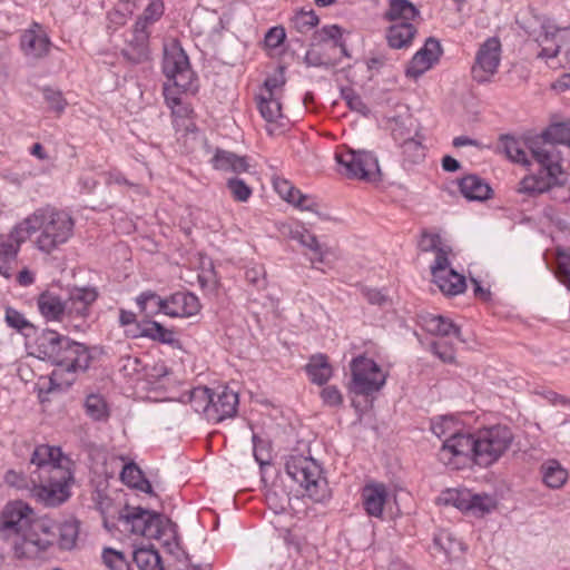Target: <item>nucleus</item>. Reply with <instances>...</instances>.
<instances>
[{"label": "nucleus", "mask_w": 570, "mask_h": 570, "mask_svg": "<svg viewBox=\"0 0 570 570\" xmlns=\"http://www.w3.org/2000/svg\"><path fill=\"white\" fill-rule=\"evenodd\" d=\"M538 27H528L527 35L539 47L537 53L538 59L553 60L558 58L562 48H567L570 42V28L558 27L556 22L549 18H537Z\"/></svg>", "instance_id": "nucleus-9"}, {"label": "nucleus", "mask_w": 570, "mask_h": 570, "mask_svg": "<svg viewBox=\"0 0 570 570\" xmlns=\"http://www.w3.org/2000/svg\"><path fill=\"white\" fill-rule=\"evenodd\" d=\"M274 187L277 194L289 204H293L298 194L301 193V190L296 189L286 179H276L274 181Z\"/></svg>", "instance_id": "nucleus-54"}, {"label": "nucleus", "mask_w": 570, "mask_h": 570, "mask_svg": "<svg viewBox=\"0 0 570 570\" xmlns=\"http://www.w3.org/2000/svg\"><path fill=\"white\" fill-rule=\"evenodd\" d=\"M164 3L161 0H151L142 14L137 19L135 24H142L144 29L148 30V27L160 19L164 14Z\"/></svg>", "instance_id": "nucleus-44"}, {"label": "nucleus", "mask_w": 570, "mask_h": 570, "mask_svg": "<svg viewBox=\"0 0 570 570\" xmlns=\"http://www.w3.org/2000/svg\"><path fill=\"white\" fill-rule=\"evenodd\" d=\"M31 509L16 501L6 505L0 520V539L9 542L17 558H37L52 540L50 520H30Z\"/></svg>", "instance_id": "nucleus-5"}, {"label": "nucleus", "mask_w": 570, "mask_h": 570, "mask_svg": "<svg viewBox=\"0 0 570 570\" xmlns=\"http://www.w3.org/2000/svg\"><path fill=\"white\" fill-rule=\"evenodd\" d=\"M501 61V42L498 37L488 38L480 45L471 68L472 79L479 83L490 82Z\"/></svg>", "instance_id": "nucleus-13"}, {"label": "nucleus", "mask_w": 570, "mask_h": 570, "mask_svg": "<svg viewBox=\"0 0 570 570\" xmlns=\"http://www.w3.org/2000/svg\"><path fill=\"white\" fill-rule=\"evenodd\" d=\"M200 309L198 297L190 292H177L166 297L165 315L170 317H190Z\"/></svg>", "instance_id": "nucleus-19"}, {"label": "nucleus", "mask_w": 570, "mask_h": 570, "mask_svg": "<svg viewBox=\"0 0 570 570\" xmlns=\"http://www.w3.org/2000/svg\"><path fill=\"white\" fill-rule=\"evenodd\" d=\"M227 188L237 202H247L252 195V188L240 178H229Z\"/></svg>", "instance_id": "nucleus-51"}, {"label": "nucleus", "mask_w": 570, "mask_h": 570, "mask_svg": "<svg viewBox=\"0 0 570 570\" xmlns=\"http://www.w3.org/2000/svg\"><path fill=\"white\" fill-rule=\"evenodd\" d=\"M86 414L94 421H106L109 417V407L100 394H89L85 400Z\"/></svg>", "instance_id": "nucleus-38"}, {"label": "nucleus", "mask_w": 570, "mask_h": 570, "mask_svg": "<svg viewBox=\"0 0 570 570\" xmlns=\"http://www.w3.org/2000/svg\"><path fill=\"white\" fill-rule=\"evenodd\" d=\"M460 191L470 200H487L491 197L490 185L478 175L470 174L459 181Z\"/></svg>", "instance_id": "nucleus-27"}, {"label": "nucleus", "mask_w": 570, "mask_h": 570, "mask_svg": "<svg viewBox=\"0 0 570 570\" xmlns=\"http://www.w3.org/2000/svg\"><path fill=\"white\" fill-rule=\"evenodd\" d=\"M402 151L404 157L410 163L414 164L421 161L425 156L423 145L414 138H409L403 141Z\"/></svg>", "instance_id": "nucleus-49"}, {"label": "nucleus", "mask_w": 570, "mask_h": 570, "mask_svg": "<svg viewBox=\"0 0 570 570\" xmlns=\"http://www.w3.org/2000/svg\"><path fill=\"white\" fill-rule=\"evenodd\" d=\"M556 275L570 291V249H557Z\"/></svg>", "instance_id": "nucleus-46"}, {"label": "nucleus", "mask_w": 570, "mask_h": 570, "mask_svg": "<svg viewBox=\"0 0 570 570\" xmlns=\"http://www.w3.org/2000/svg\"><path fill=\"white\" fill-rule=\"evenodd\" d=\"M210 163L217 170L232 171L235 174L246 173L249 169L247 157L238 156L235 153L220 148L216 149Z\"/></svg>", "instance_id": "nucleus-23"}, {"label": "nucleus", "mask_w": 570, "mask_h": 570, "mask_svg": "<svg viewBox=\"0 0 570 570\" xmlns=\"http://www.w3.org/2000/svg\"><path fill=\"white\" fill-rule=\"evenodd\" d=\"M102 560H104V563L110 570H127L128 569V562H127L124 553L120 551H117L115 549H111V548L104 549Z\"/></svg>", "instance_id": "nucleus-50"}, {"label": "nucleus", "mask_w": 570, "mask_h": 570, "mask_svg": "<svg viewBox=\"0 0 570 570\" xmlns=\"http://www.w3.org/2000/svg\"><path fill=\"white\" fill-rule=\"evenodd\" d=\"M513 433L505 425H493L470 433H454L439 451V460L451 469L473 461L480 466L497 462L510 448Z\"/></svg>", "instance_id": "nucleus-2"}, {"label": "nucleus", "mask_w": 570, "mask_h": 570, "mask_svg": "<svg viewBox=\"0 0 570 570\" xmlns=\"http://www.w3.org/2000/svg\"><path fill=\"white\" fill-rule=\"evenodd\" d=\"M342 96L346 100L347 106L350 109L357 111L362 115L368 114V107L363 101L360 95H357L353 89L346 88L342 90Z\"/></svg>", "instance_id": "nucleus-52"}, {"label": "nucleus", "mask_w": 570, "mask_h": 570, "mask_svg": "<svg viewBox=\"0 0 570 570\" xmlns=\"http://www.w3.org/2000/svg\"><path fill=\"white\" fill-rule=\"evenodd\" d=\"M140 336L167 344L173 348H181V342L173 330L166 328L156 321H144L140 326Z\"/></svg>", "instance_id": "nucleus-24"}, {"label": "nucleus", "mask_w": 570, "mask_h": 570, "mask_svg": "<svg viewBox=\"0 0 570 570\" xmlns=\"http://www.w3.org/2000/svg\"><path fill=\"white\" fill-rule=\"evenodd\" d=\"M452 269L453 268L450 267L448 253L443 248L438 249L435 252L434 263L431 265V273H432L434 283H442L443 288L445 287L446 289L451 291V286L445 285L443 275H445V273L448 271H452Z\"/></svg>", "instance_id": "nucleus-40"}, {"label": "nucleus", "mask_w": 570, "mask_h": 570, "mask_svg": "<svg viewBox=\"0 0 570 570\" xmlns=\"http://www.w3.org/2000/svg\"><path fill=\"white\" fill-rule=\"evenodd\" d=\"M470 512L475 517H483L485 513H489L495 507V502L493 498L489 494H478L472 493L470 500Z\"/></svg>", "instance_id": "nucleus-45"}, {"label": "nucleus", "mask_w": 570, "mask_h": 570, "mask_svg": "<svg viewBox=\"0 0 570 570\" xmlns=\"http://www.w3.org/2000/svg\"><path fill=\"white\" fill-rule=\"evenodd\" d=\"M305 368L309 380L317 385L325 384L332 376V366L323 354L313 355Z\"/></svg>", "instance_id": "nucleus-31"}, {"label": "nucleus", "mask_w": 570, "mask_h": 570, "mask_svg": "<svg viewBox=\"0 0 570 570\" xmlns=\"http://www.w3.org/2000/svg\"><path fill=\"white\" fill-rule=\"evenodd\" d=\"M212 396L213 402H210V409L208 410L209 422L220 423L236 415L239 403L236 392L224 386L213 390Z\"/></svg>", "instance_id": "nucleus-16"}, {"label": "nucleus", "mask_w": 570, "mask_h": 570, "mask_svg": "<svg viewBox=\"0 0 570 570\" xmlns=\"http://www.w3.org/2000/svg\"><path fill=\"white\" fill-rule=\"evenodd\" d=\"M30 464L35 466L27 478L20 472L9 470L4 481L17 489H28L31 495L47 507H57L70 497L73 483L72 461L61 449L40 444L31 452Z\"/></svg>", "instance_id": "nucleus-1"}, {"label": "nucleus", "mask_w": 570, "mask_h": 570, "mask_svg": "<svg viewBox=\"0 0 570 570\" xmlns=\"http://www.w3.org/2000/svg\"><path fill=\"white\" fill-rule=\"evenodd\" d=\"M212 392L213 390L206 386H197L191 389L187 394L188 402L195 412L203 414L207 421L209 417L208 410L210 409V402H213Z\"/></svg>", "instance_id": "nucleus-37"}, {"label": "nucleus", "mask_w": 570, "mask_h": 570, "mask_svg": "<svg viewBox=\"0 0 570 570\" xmlns=\"http://www.w3.org/2000/svg\"><path fill=\"white\" fill-rule=\"evenodd\" d=\"M335 159L340 171L348 178L366 181H375L380 178L379 160L371 151L343 147L336 151Z\"/></svg>", "instance_id": "nucleus-10"}, {"label": "nucleus", "mask_w": 570, "mask_h": 570, "mask_svg": "<svg viewBox=\"0 0 570 570\" xmlns=\"http://www.w3.org/2000/svg\"><path fill=\"white\" fill-rule=\"evenodd\" d=\"M246 279L256 287L265 286L264 272L261 268H250L246 271Z\"/></svg>", "instance_id": "nucleus-62"}, {"label": "nucleus", "mask_w": 570, "mask_h": 570, "mask_svg": "<svg viewBox=\"0 0 570 570\" xmlns=\"http://www.w3.org/2000/svg\"><path fill=\"white\" fill-rule=\"evenodd\" d=\"M104 527L109 532L118 529L122 533L158 540L168 532L175 533L176 524L156 511L127 504L119 511L117 524L105 519Z\"/></svg>", "instance_id": "nucleus-7"}, {"label": "nucleus", "mask_w": 570, "mask_h": 570, "mask_svg": "<svg viewBox=\"0 0 570 570\" xmlns=\"http://www.w3.org/2000/svg\"><path fill=\"white\" fill-rule=\"evenodd\" d=\"M22 225L29 236L36 235L35 247L43 254H51L71 239L75 219L63 209L45 205L24 217Z\"/></svg>", "instance_id": "nucleus-6"}, {"label": "nucleus", "mask_w": 570, "mask_h": 570, "mask_svg": "<svg viewBox=\"0 0 570 570\" xmlns=\"http://www.w3.org/2000/svg\"><path fill=\"white\" fill-rule=\"evenodd\" d=\"M420 11L409 0H390L389 9L384 13L387 21L401 20V22H410L419 17Z\"/></svg>", "instance_id": "nucleus-32"}, {"label": "nucleus", "mask_w": 570, "mask_h": 570, "mask_svg": "<svg viewBox=\"0 0 570 570\" xmlns=\"http://www.w3.org/2000/svg\"><path fill=\"white\" fill-rule=\"evenodd\" d=\"M540 471L543 483L551 489L561 488L568 479L567 470L557 460L543 462Z\"/></svg>", "instance_id": "nucleus-33"}, {"label": "nucleus", "mask_w": 570, "mask_h": 570, "mask_svg": "<svg viewBox=\"0 0 570 570\" xmlns=\"http://www.w3.org/2000/svg\"><path fill=\"white\" fill-rule=\"evenodd\" d=\"M286 474L303 489V495H307L316 502L323 501L328 495L327 481L323 476V470L313 458L304 455H291L285 463Z\"/></svg>", "instance_id": "nucleus-8"}, {"label": "nucleus", "mask_w": 570, "mask_h": 570, "mask_svg": "<svg viewBox=\"0 0 570 570\" xmlns=\"http://www.w3.org/2000/svg\"><path fill=\"white\" fill-rule=\"evenodd\" d=\"M286 38L285 29L283 27L271 28L264 38L265 46L275 49L283 43Z\"/></svg>", "instance_id": "nucleus-56"}, {"label": "nucleus", "mask_w": 570, "mask_h": 570, "mask_svg": "<svg viewBox=\"0 0 570 570\" xmlns=\"http://www.w3.org/2000/svg\"><path fill=\"white\" fill-rule=\"evenodd\" d=\"M442 55V47L439 40L430 37L424 46L413 56L405 73L409 78L417 79L439 60Z\"/></svg>", "instance_id": "nucleus-17"}, {"label": "nucleus", "mask_w": 570, "mask_h": 570, "mask_svg": "<svg viewBox=\"0 0 570 570\" xmlns=\"http://www.w3.org/2000/svg\"><path fill=\"white\" fill-rule=\"evenodd\" d=\"M50 532L52 540L48 548L55 543L62 550H70L76 546L79 534V523L76 520L65 521L63 523H56L50 521Z\"/></svg>", "instance_id": "nucleus-22"}, {"label": "nucleus", "mask_w": 570, "mask_h": 570, "mask_svg": "<svg viewBox=\"0 0 570 570\" xmlns=\"http://www.w3.org/2000/svg\"><path fill=\"white\" fill-rule=\"evenodd\" d=\"M163 72L168 82L179 91L195 88L196 75L190 68L189 58L178 42L164 48Z\"/></svg>", "instance_id": "nucleus-12"}, {"label": "nucleus", "mask_w": 570, "mask_h": 570, "mask_svg": "<svg viewBox=\"0 0 570 570\" xmlns=\"http://www.w3.org/2000/svg\"><path fill=\"white\" fill-rule=\"evenodd\" d=\"M37 306L47 321L62 322L67 317L66 299L51 291H45L38 296Z\"/></svg>", "instance_id": "nucleus-21"}, {"label": "nucleus", "mask_w": 570, "mask_h": 570, "mask_svg": "<svg viewBox=\"0 0 570 570\" xmlns=\"http://www.w3.org/2000/svg\"><path fill=\"white\" fill-rule=\"evenodd\" d=\"M20 47L27 57L41 59L49 53L51 41L42 27L35 22L21 35Z\"/></svg>", "instance_id": "nucleus-18"}, {"label": "nucleus", "mask_w": 570, "mask_h": 570, "mask_svg": "<svg viewBox=\"0 0 570 570\" xmlns=\"http://www.w3.org/2000/svg\"><path fill=\"white\" fill-rule=\"evenodd\" d=\"M132 559L139 570H164L160 554L153 546L135 549Z\"/></svg>", "instance_id": "nucleus-36"}, {"label": "nucleus", "mask_w": 570, "mask_h": 570, "mask_svg": "<svg viewBox=\"0 0 570 570\" xmlns=\"http://www.w3.org/2000/svg\"><path fill=\"white\" fill-rule=\"evenodd\" d=\"M136 304L139 312L146 317H154L160 313L165 314L166 298L160 297L153 291L141 292L136 297Z\"/></svg>", "instance_id": "nucleus-35"}, {"label": "nucleus", "mask_w": 570, "mask_h": 570, "mask_svg": "<svg viewBox=\"0 0 570 570\" xmlns=\"http://www.w3.org/2000/svg\"><path fill=\"white\" fill-rule=\"evenodd\" d=\"M293 205L303 210H309V212L316 210L315 209L316 208L315 200L312 197L304 195L302 193L298 194V196L294 200Z\"/></svg>", "instance_id": "nucleus-63"}, {"label": "nucleus", "mask_w": 570, "mask_h": 570, "mask_svg": "<svg viewBox=\"0 0 570 570\" xmlns=\"http://www.w3.org/2000/svg\"><path fill=\"white\" fill-rule=\"evenodd\" d=\"M26 226L22 220L18 223L9 234L1 235L0 237V255L1 257H9L17 259L21 245L29 238Z\"/></svg>", "instance_id": "nucleus-26"}, {"label": "nucleus", "mask_w": 570, "mask_h": 570, "mask_svg": "<svg viewBox=\"0 0 570 570\" xmlns=\"http://www.w3.org/2000/svg\"><path fill=\"white\" fill-rule=\"evenodd\" d=\"M431 431L438 438L443 439V443L446 439H450L454 433H461L458 421L453 416H441L431 421Z\"/></svg>", "instance_id": "nucleus-39"}, {"label": "nucleus", "mask_w": 570, "mask_h": 570, "mask_svg": "<svg viewBox=\"0 0 570 570\" xmlns=\"http://www.w3.org/2000/svg\"><path fill=\"white\" fill-rule=\"evenodd\" d=\"M153 370L157 371V374L149 373L148 367L144 365L142 361L137 356L127 355L120 358V372L126 377H138L142 372H145L144 375L147 377L163 376L167 374L164 365H160L159 370H157V367H154Z\"/></svg>", "instance_id": "nucleus-34"}, {"label": "nucleus", "mask_w": 570, "mask_h": 570, "mask_svg": "<svg viewBox=\"0 0 570 570\" xmlns=\"http://www.w3.org/2000/svg\"><path fill=\"white\" fill-rule=\"evenodd\" d=\"M439 336H454L459 341L464 342L465 340L462 337L461 328L455 325L450 318L444 317V324L440 325Z\"/></svg>", "instance_id": "nucleus-61"}, {"label": "nucleus", "mask_w": 570, "mask_h": 570, "mask_svg": "<svg viewBox=\"0 0 570 570\" xmlns=\"http://www.w3.org/2000/svg\"><path fill=\"white\" fill-rule=\"evenodd\" d=\"M445 285L451 286V291L443 288L442 283H435L440 291L445 295H458L465 291L466 284L463 275L456 273L454 269L448 271L445 275H443Z\"/></svg>", "instance_id": "nucleus-43"}, {"label": "nucleus", "mask_w": 570, "mask_h": 570, "mask_svg": "<svg viewBox=\"0 0 570 570\" xmlns=\"http://www.w3.org/2000/svg\"><path fill=\"white\" fill-rule=\"evenodd\" d=\"M318 17L313 10H301L296 12L295 16L292 18V23L294 28L301 33H305L312 30L314 27L318 24Z\"/></svg>", "instance_id": "nucleus-47"}, {"label": "nucleus", "mask_w": 570, "mask_h": 570, "mask_svg": "<svg viewBox=\"0 0 570 570\" xmlns=\"http://www.w3.org/2000/svg\"><path fill=\"white\" fill-rule=\"evenodd\" d=\"M256 101L261 116L269 124L266 127L267 132L275 135L273 125L278 124V121L283 119L279 98L269 92L268 95H258Z\"/></svg>", "instance_id": "nucleus-25"}, {"label": "nucleus", "mask_w": 570, "mask_h": 570, "mask_svg": "<svg viewBox=\"0 0 570 570\" xmlns=\"http://www.w3.org/2000/svg\"><path fill=\"white\" fill-rule=\"evenodd\" d=\"M362 504L367 515L381 519L384 505L389 499V491L383 483H367L362 489Z\"/></svg>", "instance_id": "nucleus-20"}, {"label": "nucleus", "mask_w": 570, "mask_h": 570, "mask_svg": "<svg viewBox=\"0 0 570 570\" xmlns=\"http://www.w3.org/2000/svg\"><path fill=\"white\" fill-rule=\"evenodd\" d=\"M441 238L438 234L423 232L419 240V248L422 252H436L440 249Z\"/></svg>", "instance_id": "nucleus-57"}, {"label": "nucleus", "mask_w": 570, "mask_h": 570, "mask_svg": "<svg viewBox=\"0 0 570 570\" xmlns=\"http://www.w3.org/2000/svg\"><path fill=\"white\" fill-rule=\"evenodd\" d=\"M350 368L352 375L350 391L356 395H372L379 392L386 382V375L380 365L365 355L354 357Z\"/></svg>", "instance_id": "nucleus-11"}, {"label": "nucleus", "mask_w": 570, "mask_h": 570, "mask_svg": "<svg viewBox=\"0 0 570 570\" xmlns=\"http://www.w3.org/2000/svg\"><path fill=\"white\" fill-rule=\"evenodd\" d=\"M363 294L371 304L383 305L386 302V297L379 289L366 288L363 291Z\"/></svg>", "instance_id": "nucleus-64"}, {"label": "nucleus", "mask_w": 570, "mask_h": 570, "mask_svg": "<svg viewBox=\"0 0 570 570\" xmlns=\"http://www.w3.org/2000/svg\"><path fill=\"white\" fill-rule=\"evenodd\" d=\"M37 357L55 366L50 375V389L70 386L75 375L85 372L90 364L91 355L85 344L53 330H43L35 341Z\"/></svg>", "instance_id": "nucleus-4"}, {"label": "nucleus", "mask_w": 570, "mask_h": 570, "mask_svg": "<svg viewBox=\"0 0 570 570\" xmlns=\"http://www.w3.org/2000/svg\"><path fill=\"white\" fill-rule=\"evenodd\" d=\"M416 35V28L411 22L392 24L386 31L389 46L393 49H403L411 46Z\"/></svg>", "instance_id": "nucleus-29"}, {"label": "nucleus", "mask_w": 570, "mask_h": 570, "mask_svg": "<svg viewBox=\"0 0 570 570\" xmlns=\"http://www.w3.org/2000/svg\"><path fill=\"white\" fill-rule=\"evenodd\" d=\"M570 147V121L557 122L549 126L540 136H534L530 144L531 158L538 164L535 174L525 176L518 187V191L529 196L543 194L556 186H561L564 174L560 165V153L556 145Z\"/></svg>", "instance_id": "nucleus-3"}, {"label": "nucleus", "mask_w": 570, "mask_h": 570, "mask_svg": "<svg viewBox=\"0 0 570 570\" xmlns=\"http://www.w3.org/2000/svg\"><path fill=\"white\" fill-rule=\"evenodd\" d=\"M98 292L95 287H73L66 299V313L69 322L80 321L73 324L76 330H81L90 314L91 305L97 301Z\"/></svg>", "instance_id": "nucleus-14"}, {"label": "nucleus", "mask_w": 570, "mask_h": 570, "mask_svg": "<svg viewBox=\"0 0 570 570\" xmlns=\"http://www.w3.org/2000/svg\"><path fill=\"white\" fill-rule=\"evenodd\" d=\"M472 492L469 490H448L443 493V500L448 504H452L463 512H470Z\"/></svg>", "instance_id": "nucleus-42"}, {"label": "nucleus", "mask_w": 570, "mask_h": 570, "mask_svg": "<svg viewBox=\"0 0 570 570\" xmlns=\"http://www.w3.org/2000/svg\"><path fill=\"white\" fill-rule=\"evenodd\" d=\"M434 544L440 547V549L443 550L448 556L454 552L455 547H461V543L454 541L449 533H441L440 535L435 537Z\"/></svg>", "instance_id": "nucleus-60"}, {"label": "nucleus", "mask_w": 570, "mask_h": 570, "mask_svg": "<svg viewBox=\"0 0 570 570\" xmlns=\"http://www.w3.org/2000/svg\"><path fill=\"white\" fill-rule=\"evenodd\" d=\"M442 324H444V316L442 315L429 314L422 317L423 328L433 335H438L440 333V325Z\"/></svg>", "instance_id": "nucleus-59"}, {"label": "nucleus", "mask_w": 570, "mask_h": 570, "mask_svg": "<svg viewBox=\"0 0 570 570\" xmlns=\"http://www.w3.org/2000/svg\"><path fill=\"white\" fill-rule=\"evenodd\" d=\"M43 98L51 110L58 114L65 110L67 101L60 91L53 90L51 88H45Z\"/></svg>", "instance_id": "nucleus-53"}, {"label": "nucleus", "mask_w": 570, "mask_h": 570, "mask_svg": "<svg viewBox=\"0 0 570 570\" xmlns=\"http://www.w3.org/2000/svg\"><path fill=\"white\" fill-rule=\"evenodd\" d=\"M321 397L323 402L330 406H337L343 402V396L340 390L334 385L324 387L321 392Z\"/></svg>", "instance_id": "nucleus-58"}, {"label": "nucleus", "mask_w": 570, "mask_h": 570, "mask_svg": "<svg viewBox=\"0 0 570 570\" xmlns=\"http://www.w3.org/2000/svg\"><path fill=\"white\" fill-rule=\"evenodd\" d=\"M120 479L126 485L130 488L137 489L150 495L154 494L150 482L144 476L140 468L134 462L125 464L120 472Z\"/></svg>", "instance_id": "nucleus-30"}, {"label": "nucleus", "mask_w": 570, "mask_h": 570, "mask_svg": "<svg viewBox=\"0 0 570 570\" xmlns=\"http://www.w3.org/2000/svg\"><path fill=\"white\" fill-rule=\"evenodd\" d=\"M141 26L134 24L121 50L124 58L132 65L144 63L150 59L149 31Z\"/></svg>", "instance_id": "nucleus-15"}, {"label": "nucleus", "mask_w": 570, "mask_h": 570, "mask_svg": "<svg viewBox=\"0 0 570 570\" xmlns=\"http://www.w3.org/2000/svg\"><path fill=\"white\" fill-rule=\"evenodd\" d=\"M317 36L321 41L332 40L334 46H341V41L343 40V30L337 24L324 26L317 32Z\"/></svg>", "instance_id": "nucleus-55"}, {"label": "nucleus", "mask_w": 570, "mask_h": 570, "mask_svg": "<svg viewBox=\"0 0 570 570\" xmlns=\"http://www.w3.org/2000/svg\"><path fill=\"white\" fill-rule=\"evenodd\" d=\"M532 138L533 137L528 138L527 140H520L507 135L501 137L500 146L509 159L513 163L528 167L531 165V159L528 157L527 150L530 151L528 145Z\"/></svg>", "instance_id": "nucleus-28"}, {"label": "nucleus", "mask_w": 570, "mask_h": 570, "mask_svg": "<svg viewBox=\"0 0 570 570\" xmlns=\"http://www.w3.org/2000/svg\"><path fill=\"white\" fill-rule=\"evenodd\" d=\"M4 320L9 327L14 328L20 333H23L26 330L35 328L22 313L10 306L6 308Z\"/></svg>", "instance_id": "nucleus-48"}, {"label": "nucleus", "mask_w": 570, "mask_h": 570, "mask_svg": "<svg viewBox=\"0 0 570 570\" xmlns=\"http://www.w3.org/2000/svg\"><path fill=\"white\" fill-rule=\"evenodd\" d=\"M291 237L316 253L318 255L317 262H324V253L315 235L311 234L304 228H296L291 230Z\"/></svg>", "instance_id": "nucleus-41"}]
</instances>
